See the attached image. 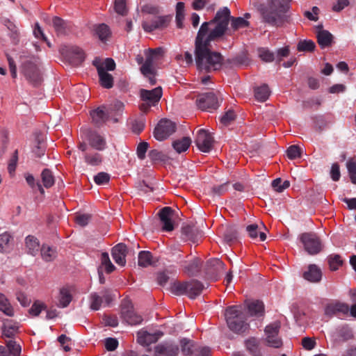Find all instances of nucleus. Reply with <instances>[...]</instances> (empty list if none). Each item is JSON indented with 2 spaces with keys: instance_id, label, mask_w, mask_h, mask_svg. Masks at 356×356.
<instances>
[{
  "instance_id": "nucleus-1",
  "label": "nucleus",
  "mask_w": 356,
  "mask_h": 356,
  "mask_svg": "<svg viewBox=\"0 0 356 356\" xmlns=\"http://www.w3.org/2000/svg\"><path fill=\"white\" fill-rule=\"evenodd\" d=\"M205 26L206 24H204L202 29L198 31L195 38V60L200 72L209 73L221 68L223 57L220 53L210 49V42L215 40H209L208 37H204Z\"/></svg>"
},
{
  "instance_id": "nucleus-2",
  "label": "nucleus",
  "mask_w": 356,
  "mask_h": 356,
  "mask_svg": "<svg viewBox=\"0 0 356 356\" xmlns=\"http://www.w3.org/2000/svg\"><path fill=\"white\" fill-rule=\"evenodd\" d=\"M231 18L230 10L227 7L221 8L217 11L214 18L209 22L202 23L199 30L206 24L204 37H208L209 40H216L226 32Z\"/></svg>"
},
{
  "instance_id": "nucleus-3",
  "label": "nucleus",
  "mask_w": 356,
  "mask_h": 356,
  "mask_svg": "<svg viewBox=\"0 0 356 356\" xmlns=\"http://www.w3.org/2000/svg\"><path fill=\"white\" fill-rule=\"evenodd\" d=\"M225 320L230 330L236 333L245 332L249 327L244 305L228 307L225 312Z\"/></svg>"
},
{
  "instance_id": "nucleus-4",
  "label": "nucleus",
  "mask_w": 356,
  "mask_h": 356,
  "mask_svg": "<svg viewBox=\"0 0 356 356\" xmlns=\"http://www.w3.org/2000/svg\"><path fill=\"white\" fill-rule=\"evenodd\" d=\"M291 0H269L268 7L263 11L264 21L273 26H278L282 16L289 8Z\"/></svg>"
},
{
  "instance_id": "nucleus-5",
  "label": "nucleus",
  "mask_w": 356,
  "mask_h": 356,
  "mask_svg": "<svg viewBox=\"0 0 356 356\" xmlns=\"http://www.w3.org/2000/svg\"><path fill=\"white\" fill-rule=\"evenodd\" d=\"M92 65L97 68L100 85L104 88H111L113 86V77L108 73L115 68V63L112 58H106L104 61L95 58Z\"/></svg>"
},
{
  "instance_id": "nucleus-6",
  "label": "nucleus",
  "mask_w": 356,
  "mask_h": 356,
  "mask_svg": "<svg viewBox=\"0 0 356 356\" xmlns=\"http://www.w3.org/2000/svg\"><path fill=\"white\" fill-rule=\"evenodd\" d=\"M38 63V58L34 56L27 58L22 63L21 72L26 79L33 83H37L40 81Z\"/></svg>"
},
{
  "instance_id": "nucleus-7",
  "label": "nucleus",
  "mask_w": 356,
  "mask_h": 356,
  "mask_svg": "<svg viewBox=\"0 0 356 356\" xmlns=\"http://www.w3.org/2000/svg\"><path fill=\"white\" fill-rule=\"evenodd\" d=\"M221 98L214 92H209L199 95L196 99V105L203 111L211 112L220 106Z\"/></svg>"
},
{
  "instance_id": "nucleus-8",
  "label": "nucleus",
  "mask_w": 356,
  "mask_h": 356,
  "mask_svg": "<svg viewBox=\"0 0 356 356\" xmlns=\"http://www.w3.org/2000/svg\"><path fill=\"white\" fill-rule=\"evenodd\" d=\"M143 103L140 105V110L147 112L151 106H155L162 97V89L160 86L152 90L142 89L140 92Z\"/></svg>"
},
{
  "instance_id": "nucleus-9",
  "label": "nucleus",
  "mask_w": 356,
  "mask_h": 356,
  "mask_svg": "<svg viewBox=\"0 0 356 356\" xmlns=\"http://www.w3.org/2000/svg\"><path fill=\"white\" fill-rule=\"evenodd\" d=\"M300 240L305 250L310 255L318 254L323 249V245L318 236L314 233H303Z\"/></svg>"
},
{
  "instance_id": "nucleus-10",
  "label": "nucleus",
  "mask_w": 356,
  "mask_h": 356,
  "mask_svg": "<svg viewBox=\"0 0 356 356\" xmlns=\"http://www.w3.org/2000/svg\"><path fill=\"white\" fill-rule=\"evenodd\" d=\"M280 326L279 321H275L266 327L264 341L266 346L275 348H279L282 346V341L279 337Z\"/></svg>"
},
{
  "instance_id": "nucleus-11",
  "label": "nucleus",
  "mask_w": 356,
  "mask_h": 356,
  "mask_svg": "<svg viewBox=\"0 0 356 356\" xmlns=\"http://www.w3.org/2000/svg\"><path fill=\"white\" fill-rule=\"evenodd\" d=\"M176 131V124L168 119L161 120L154 129V136L158 140L168 138Z\"/></svg>"
},
{
  "instance_id": "nucleus-12",
  "label": "nucleus",
  "mask_w": 356,
  "mask_h": 356,
  "mask_svg": "<svg viewBox=\"0 0 356 356\" xmlns=\"http://www.w3.org/2000/svg\"><path fill=\"white\" fill-rule=\"evenodd\" d=\"M170 19L171 17L169 15L154 16L151 19H145L142 23V26L145 31L150 33L156 29L165 28Z\"/></svg>"
},
{
  "instance_id": "nucleus-13",
  "label": "nucleus",
  "mask_w": 356,
  "mask_h": 356,
  "mask_svg": "<svg viewBox=\"0 0 356 356\" xmlns=\"http://www.w3.org/2000/svg\"><path fill=\"white\" fill-rule=\"evenodd\" d=\"M61 54L74 65L81 63L85 59V54L79 47L70 45L61 48Z\"/></svg>"
},
{
  "instance_id": "nucleus-14",
  "label": "nucleus",
  "mask_w": 356,
  "mask_h": 356,
  "mask_svg": "<svg viewBox=\"0 0 356 356\" xmlns=\"http://www.w3.org/2000/svg\"><path fill=\"white\" fill-rule=\"evenodd\" d=\"M163 54V49L161 47L156 49H149L145 51V61L140 67L142 74H148L152 69H154V63L159 60Z\"/></svg>"
},
{
  "instance_id": "nucleus-15",
  "label": "nucleus",
  "mask_w": 356,
  "mask_h": 356,
  "mask_svg": "<svg viewBox=\"0 0 356 356\" xmlns=\"http://www.w3.org/2000/svg\"><path fill=\"white\" fill-rule=\"evenodd\" d=\"M195 144L201 152H209L212 148L213 138L207 131L200 129L197 133Z\"/></svg>"
},
{
  "instance_id": "nucleus-16",
  "label": "nucleus",
  "mask_w": 356,
  "mask_h": 356,
  "mask_svg": "<svg viewBox=\"0 0 356 356\" xmlns=\"http://www.w3.org/2000/svg\"><path fill=\"white\" fill-rule=\"evenodd\" d=\"M349 312V306L347 303L336 301L328 304L325 308V314L329 316L342 314L347 316Z\"/></svg>"
},
{
  "instance_id": "nucleus-17",
  "label": "nucleus",
  "mask_w": 356,
  "mask_h": 356,
  "mask_svg": "<svg viewBox=\"0 0 356 356\" xmlns=\"http://www.w3.org/2000/svg\"><path fill=\"white\" fill-rule=\"evenodd\" d=\"M121 314L123 319L131 325L140 324L143 321V317L137 314L131 306H123Z\"/></svg>"
},
{
  "instance_id": "nucleus-18",
  "label": "nucleus",
  "mask_w": 356,
  "mask_h": 356,
  "mask_svg": "<svg viewBox=\"0 0 356 356\" xmlns=\"http://www.w3.org/2000/svg\"><path fill=\"white\" fill-rule=\"evenodd\" d=\"M163 336V332L156 331L149 332L145 330H140L138 332V341L143 346H148L151 343L156 342Z\"/></svg>"
},
{
  "instance_id": "nucleus-19",
  "label": "nucleus",
  "mask_w": 356,
  "mask_h": 356,
  "mask_svg": "<svg viewBox=\"0 0 356 356\" xmlns=\"http://www.w3.org/2000/svg\"><path fill=\"white\" fill-rule=\"evenodd\" d=\"M52 24L58 36L67 35L72 31V24L58 17L53 18Z\"/></svg>"
},
{
  "instance_id": "nucleus-20",
  "label": "nucleus",
  "mask_w": 356,
  "mask_h": 356,
  "mask_svg": "<svg viewBox=\"0 0 356 356\" xmlns=\"http://www.w3.org/2000/svg\"><path fill=\"white\" fill-rule=\"evenodd\" d=\"M127 246L122 243H119L112 249V257L115 262L124 266L126 264Z\"/></svg>"
},
{
  "instance_id": "nucleus-21",
  "label": "nucleus",
  "mask_w": 356,
  "mask_h": 356,
  "mask_svg": "<svg viewBox=\"0 0 356 356\" xmlns=\"http://www.w3.org/2000/svg\"><path fill=\"white\" fill-rule=\"evenodd\" d=\"M92 120L97 125H102L106 121L111 119V116L106 111V106L99 107L90 113Z\"/></svg>"
},
{
  "instance_id": "nucleus-22",
  "label": "nucleus",
  "mask_w": 356,
  "mask_h": 356,
  "mask_svg": "<svg viewBox=\"0 0 356 356\" xmlns=\"http://www.w3.org/2000/svg\"><path fill=\"white\" fill-rule=\"evenodd\" d=\"M303 277L310 282H318L322 277L321 270L316 265L310 264L304 273Z\"/></svg>"
},
{
  "instance_id": "nucleus-23",
  "label": "nucleus",
  "mask_w": 356,
  "mask_h": 356,
  "mask_svg": "<svg viewBox=\"0 0 356 356\" xmlns=\"http://www.w3.org/2000/svg\"><path fill=\"white\" fill-rule=\"evenodd\" d=\"M178 352L177 346L173 344H161L155 348L156 356H177Z\"/></svg>"
},
{
  "instance_id": "nucleus-24",
  "label": "nucleus",
  "mask_w": 356,
  "mask_h": 356,
  "mask_svg": "<svg viewBox=\"0 0 356 356\" xmlns=\"http://www.w3.org/2000/svg\"><path fill=\"white\" fill-rule=\"evenodd\" d=\"M90 145L94 149L102 151L106 147L105 139L96 132H91L88 136Z\"/></svg>"
},
{
  "instance_id": "nucleus-25",
  "label": "nucleus",
  "mask_w": 356,
  "mask_h": 356,
  "mask_svg": "<svg viewBox=\"0 0 356 356\" xmlns=\"http://www.w3.org/2000/svg\"><path fill=\"white\" fill-rule=\"evenodd\" d=\"M204 288V285L197 280H193L188 282L187 296L194 299L201 293Z\"/></svg>"
},
{
  "instance_id": "nucleus-26",
  "label": "nucleus",
  "mask_w": 356,
  "mask_h": 356,
  "mask_svg": "<svg viewBox=\"0 0 356 356\" xmlns=\"http://www.w3.org/2000/svg\"><path fill=\"white\" fill-rule=\"evenodd\" d=\"M26 251L29 254L35 256L40 250V243L38 238L32 235H29L25 238Z\"/></svg>"
},
{
  "instance_id": "nucleus-27",
  "label": "nucleus",
  "mask_w": 356,
  "mask_h": 356,
  "mask_svg": "<svg viewBox=\"0 0 356 356\" xmlns=\"http://www.w3.org/2000/svg\"><path fill=\"white\" fill-rule=\"evenodd\" d=\"M244 307H245V310H248L250 315L252 316H260L264 314V306L263 302L261 301H252Z\"/></svg>"
},
{
  "instance_id": "nucleus-28",
  "label": "nucleus",
  "mask_w": 356,
  "mask_h": 356,
  "mask_svg": "<svg viewBox=\"0 0 356 356\" xmlns=\"http://www.w3.org/2000/svg\"><path fill=\"white\" fill-rule=\"evenodd\" d=\"M124 104L122 102L116 101L113 104L106 107V111L111 116V120L118 122L117 116L120 115L124 110Z\"/></svg>"
},
{
  "instance_id": "nucleus-29",
  "label": "nucleus",
  "mask_w": 356,
  "mask_h": 356,
  "mask_svg": "<svg viewBox=\"0 0 356 356\" xmlns=\"http://www.w3.org/2000/svg\"><path fill=\"white\" fill-rule=\"evenodd\" d=\"M245 344L247 350L252 356L261 355L259 341L257 339L250 337L245 341Z\"/></svg>"
},
{
  "instance_id": "nucleus-30",
  "label": "nucleus",
  "mask_w": 356,
  "mask_h": 356,
  "mask_svg": "<svg viewBox=\"0 0 356 356\" xmlns=\"http://www.w3.org/2000/svg\"><path fill=\"white\" fill-rule=\"evenodd\" d=\"M72 299V295L70 291L66 288H62L60 290L59 295L58 296V307L65 308L67 307L71 302Z\"/></svg>"
},
{
  "instance_id": "nucleus-31",
  "label": "nucleus",
  "mask_w": 356,
  "mask_h": 356,
  "mask_svg": "<svg viewBox=\"0 0 356 356\" xmlns=\"http://www.w3.org/2000/svg\"><path fill=\"white\" fill-rule=\"evenodd\" d=\"M254 91L256 99L261 102L266 101L270 95V90L266 84L256 87Z\"/></svg>"
},
{
  "instance_id": "nucleus-32",
  "label": "nucleus",
  "mask_w": 356,
  "mask_h": 356,
  "mask_svg": "<svg viewBox=\"0 0 356 356\" xmlns=\"http://www.w3.org/2000/svg\"><path fill=\"white\" fill-rule=\"evenodd\" d=\"M184 271L190 275H194L200 269V261L197 258L194 259L191 262L184 261L181 264Z\"/></svg>"
},
{
  "instance_id": "nucleus-33",
  "label": "nucleus",
  "mask_w": 356,
  "mask_h": 356,
  "mask_svg": "<svg viewBox=\"0 0 356 356\" xmlns=\"http://www.w3.org/2000/svg\"><path fill=\"white\" fill-rule=\"evenodd\" d=\"M318 43L321 48L327 47L332 42V35L327 31L322 30L317 33Z\"/></svg>"
},
{
  "instance_id": "nucleus-34",
  "label": "nucleus",
  "mask_w": 356,
  "mask_h": 356,
  "mask_svg": "<svg viewBox=\"0 0 356 356\" xmlns=\"http://www.w3.org/2000/svg\"><path fill=\"white\" fill-rule=\"evenodd\" d=\"M3 334L8 338L13 337L18 331L19 325L17 323L7 320L3 323Z\"/></svg>"
},
{
  "instance_id": "nucleus-35",
  "label": "nucleus",
  "mask_w": 356,
  "mask_h": 356,
  "mask_svg": "<svg viewBox=\"0 0 356 356\" xmlns=\"http://www.w3.org/2000/svg\"><path fill=\"white\" fill-rule=\"evenodd\" d=\"M191 144V140L189 137H184L181 139L176 140L172 143V147L175 150L180 154L186 152Z\"/></svg>"
},
{
  "instance_id": "nucleus-36",
  "label": "nucleus",
  "mask_w": 356,
  "mask_h": 356,
  "mask_svg": "<svg viewBox=\"0 0 356 356\" xmlns=\"http://www.w3.org/2000/svg\"><path fill=\"white\" fill-rule=\"evenodd\" d=\"M181 351L184 355L193 356V353L195 351L197 343L193 341L183 339L180 341Z\"/></svg>"
},
{
  "instance_id": "nucleus-37",
  "label": "nucleus",
  "mask_w": 356,
  "mask_h": 356,
  "mask_svg": "<svg viewBox=\"0 0 356 356\" xmlns=\"http://www.w3.org/2000/svg\"><path fill=\"white\" fill-rule=\"evenodd\" d=\"M0 311L8 316H14V309L3 293H0Z\"/></svg>"
},
{
  "instance_id": "nucleus-38",
  "label": "nucleus",
  "mask_w": 356,
  "mask_h": 356,
  "mask_svg": "<svg viewBox=\"0 0 356 356\" xmlns=\"http://www.w3.org/2000/svg\"><path fill=\"white\" fill-rule=\"evenodd\" d=\"M95 33L99 38V39L104 42L111 35V31L107 25L105 24H101L95 26Z\"/></svg>"
},
{
  "instance_id": "nucleus-39",
  "label": "nucleus",
  "mask_w": 356,
  "mask_h": 356,
  "mask_svg": "<svg viewBox=\"0 0 356 356\" xmlns=\"http://www.w3.org/2000/svg\"><path fill=\"white\" fill-rule=\"evenodd\" d=\"M13 238L12 234L8 232H4L0 234V253L6 252Z\"/></svg>"
},
{
  "instance_id": "nucleus-40",
  "label": "nucleus",
  "mask_w": 356,
  "mask_h": 356,
  "mask_svg": "<svg viewBox=\"0 0 356 356\" xmlns=\"http://www.w3.org/2000/svg\"><path fill=\"white\" fill-rule=\"evenodd\" d=\"M152 255L149 251H141L138 254V264L141 267H147L152 264Z\"/></svg>"
},
{
  "instance_id": "nucleus-41",
  "label": "nucleus",
  "mask_w": 356,
  "mask_h": 356,
  "mask_svg": "<svg viewBox=\"0 0 356 356\" xmlns=\"http://www.w3.org/2000/svg\"><path fill=\"white\" fill-rule=\"evenodd\" d=\"M184 3L178 2L176 6V23L177 26L179 29L183 27V22L185 17Z\"/></svg>"
},
{
  "instance_id": "nucleus-42",
  "label": "nucleus",
  "mask_w": 356,
  "mask_h": 356,
  "mask_svg": "<svg viewBox=\"0 0 356 356\" xmlns=\"http://www.w3.org/2000/svg\"><path fill=\"white\" fill-rule=\"evenodd\" d=\"M41 179L43 186L48 188L51 187L55 182L54 177L49 169H44L41 173Z\"/></svg>"
},
{
  "instance_id": "nucleus-43",
  "label": "nucleus",
  "mask_w": 356,
  "mask_h": 356,
  "mask_svg": "<svg viewBox=\"0 0 356 356\" xmlns=\"http://www.w3.org/2000/svg\"><path fill=\"white\" fill-rule=\"evenodd\" d=\"M188 282H174L171 286V292L177 296L187 295Z\"/></svg>"
},
{
  "instance_id": "nucleus-44",
  "label": "nucleus",
  "mask_w": 356,
  "mask_h": 356,
  "mask_svg": "<svg viewBox=\"0 0 356 356\" xmlns=\"http://www.w3.org/2000/svg\"><path fill=\"white\" fill-rule=\"evenodd\" d=\"M41 255L44 261H51L56 257V252L48 245H42L41 248Z\"/></svg>"
},
{
  "instance_id": "nucleus-45",
  "label": "nucleus",
  "mask_w": 356,
  "mask_h": 356,
  "mask_svg": "<svg viewBox=\"0 0 356 356\" xmlns=\"http://www.w3.org/2000/svg\"><path fill=\"white\" fill-rule=\"evenodd\" d=\"M8 356H20L21 346L13 340H9L6 343Z\"/></svg>"
},
{
  "instance_id": "nucleus-46",
  "label": "nucleus",
  "mask_w": 356,
  "mask_h": 356,
  "mask_svg": "<svg viewBox=\"0 0 356 356\" xmlns=\"http://www.w3.org/2000/svg\"><path fill=\"white\" fill-rule=\"evenodd\" d=\"M231 26L234 31L249 26V22L241 17H232Z\"/></svg>"
},
{
  "instance_id": "nucleus-47",
  "label": "nucleus",
  "mask_w": 356,
  "mask_h": 356,
  "mask_svg": "<svg viewBox=\"0 0 356 356\" xmlns=\"http://www.w3.org/2000/svg\"><path fill=\"white\" fill-rule=\"evenodd\" d=\"M315 43L311 40H300L298 45V51H312L315 49Z\"/></svg>"
},
{
  "instance_id": "nucleus-48",
  "label": "nucleus",
  "mask_w": 356,
  "mask_h": 356,
  "mask_svg": "<svg viewBox=\"0 0 356 356\" xmlns=\"http://www.w3.org/2000/svg\"><path fill=\"white\" fill-rule=\"evenodd\" d=\"M103 303L102 296H99L97 293L90 294V307L92 310H99Z\"/></svg>"
},
{
  "instance_id": "nucleus-49",
  "label": "nucleus",
  "mask_w": 356,
  "mask_h": 356,
  "mask_svg": "<svg viewBox=\"0 0 356 356\" xmlns=\"http://www.w3.org/2000/svg\"><path fill=\"white\" fill-rule=\"evenodd\" d=\"M208 270L220 271L224 269V264L219 259H211L207 262Z\"/></svg>"
},
{
  "instance_id": "nucleus-50",
  "label": "nucleus",
  "mask_w": 356,
  "mask_h": 356,
  "mask_svg": "<svg viewBox=\"0 0 356 356\" xmlns=\"http://www.w3.org/2000/svg\"><path fill=\"white\" fill-rule=\"evenodd\" d=\"M85 161L91 165H98L102 163V156L99 153L86 154Z\"/></svg>"
},
{
  "instance_id": "nucleus-51",
  "label": "nucleus",
  "mask_w": 356,
  "mask_h": 356,
  "mask_svg": "<svg viewBox=\"0 0 356 356\" xmlns=\"http://www.w3.org/2000/svg\"><path fill=\"white\" fill-rule=\"evenodd\" d=\"M328 263L332 270H336L342 265L343 261L338 254H331L328 257Z\"/></svg>"
},
{
  "instance_id": "nucleus-52",
  "label": "nucleus",
  "mask_w": 356,
  "mask_h": 356,
  "mask_svg": "<svg viewBox=\"0 0 356 356\" xmlns=\"http://www.w3.org/2000/svg\"><path fill=\"white\" fill-rule=\"evenodd\" d=\"M47 307L44 302L37 300L34 302L30 308L29 314L33 316H38Z\"/></svg>"
},
{
  "instance_id": "nucleus-53",
  "label": "nucleus",
  "mask_w": 356,
  "mask_h": 356,
  "mask_svg": "<svg viewBox=\"0 0 356 356\" xmlns=\"http://www.w3.org/2000/svg\"><path fill=\"white\" fill-rule=\"evenodd\" d=\"M258 54L259 58L266 62H271L275 58L274 54L266 48H259Z\"/></svg>"
},
{
  "instance_id": "nucleus-54",
  "label": "nucleus",
  "mask_w": 356,
  "mask_h": 356,
  "mask_svg": "<svg viewBox=\"0 0 356 356\" xmlns=\"http://www.w3.org/2000/svg\"><path fill=\"white\" fill-rule=\"evenodd\" d=\"M346 167L352 183L356 184V161H348Z\"/></svg>"
},
{
  "instance_id": "nucleus-55",
  "label": "nucleus",
  "mask_w": 356,
  "mask_h": 356,
  "mask_svg": "<svg viewBox=\"0 0 356 356\" xmlns=\"http://www.w3.org/2000/svg\"><path fill=\"white\" fill-rule=\"evenodd\" d=\"M114 8L119 15H125L127 13L126 0H115Z\"/></svg>"
},
{
  "instance_id": "nucleus-56",
  "label": "nucleus",
  "mask_w": 356,
  "mask_h": 356,
  "mask_svg": "<svg viewBox=\"0 0 356 356\" xmlns=\"http://www.w3.org/2000/svg\"><path fill=\"white\" fill-rule=\"evenodd\" d=\"M236 115L233 111L229 110L220 119V123L224 126H227L234 120Z\"/></svg>"
},
{
  "instance_id": "nucleus-57",
  "label": "nucleus",
  "mask_w": 356,
  "mask_h": 356,
  "mask_svg": "<svg viewBox=\"0 0 356 356\" xmlns=\"http://www.w3.org/2000/svg\"><path fill=\"white\" fill-rule=\"evenodd\" d=\"M141 11L143 13L156 15L160 13V8L156 5L148 3L141 8Z\"/></svg>"
},
{
  "instance_id": "nucleus-58",
  "label": "nucleus",
  "mask_w": 356,
  "mask_h": 356,
  "mask_svg": "<svg viewBox=\"0 0 356 356\" xmlns=\"http://www.w3.org/2000/svg\"><path fill=\"white\" fill-rule=\"evenodd\" d=\"M91 219V216L86 213H79L75 216V222L77 225L85 227Z\"/></svg>"
},
{
  "instance_id": "nucleus-59",
  "label": "nucleus",
  "mask_w": 356,
  "mask_h": 356,
  "mask_svg": "<svg viewBox=\"0 0 356 356\" xmlns=\"http://www.w3.org/2000/svg\"><path fill=\"white\" fill-rule=\"evenodd\" d=\"M286 154L289 159H296L297 158L300 157L301 156L300 149L297 145H291L289 147H288L286 150Z\"/></svg>"
},
{
  "instance_id": "nucleus-60",
  "label": "nucleus",
  "mask_w": 356,
  "mask_h": 356,
  "mask_svg": "<svg viewBox=\"0 0 356 356\" xmlns=\"http://www.w3.org/2000/svg\"><path fill=\"white\" fill-rule=\"evenodd\" d=\"M193 354V356H211V350L208 346H202L197 344L195 351Z\"/></svg>"
},
{
  "instance_id": "nucleus-61",
  "label": "nucleus",
  "mask_w": 356,
  "mask_h": 356,
  "mask_svg": "<svg viewBox=\"0 0 356 356\" xmlns=\"http://www.w3.org/2000/svg\"><path fill=\"white\" fill-rule=\"evenodd\" d=\"M149 147L147 142H141L138 144L136 149V154L139 159L143 160L145 158V154Z\"/></svg>"
},
{
  "instance_id": "nucleus-62",
  "label": "nucleus",
  "mask_w": 356,
  "mask_h": 356,
  "mask_svg": "<svg viewBox=\"0 0 356 356\" xmlns=\"http://www.w3.org/2000/svg\"><path fill=\"white\" fill-rule=\"evenodd\" d=\"M339 336L344 340L348 341L353 338V332L351 328L348 326H343L339 330Z\"/></svg>"
},
{
  "instance_id": "nucleus-63",
  "label": "nucleus",
  "mask_w": 356,
  "mask_h": 356,
  "mask_svg": "<svg viewBox=\"0 0 356 356\" xmlns=\"http://www.w3.org/2000/svg\"><path fill=\"white\" fill-rule=\"evenodd\" d=\"M109 179L110 176L106 172H99L94 177L95 182L98 185L106 184Z\"/></svg>"
},
{
  "instance_id": "nucleus-64",
  "label": "nucleus",
  "mask_w": 356,
  "mask_h": 356,
  "mask_svg": "<svg viewBox=\"0 0 356 356\" xmlns=\"http://www.w3.org/2000/svg\"><path fill=\"white\" fill-rule=\"evenodd\" d=\"M172 216L173 210L170 207H164L159 211V217L161 220L172 218Z\"/></svg>"
}]
</instances>
